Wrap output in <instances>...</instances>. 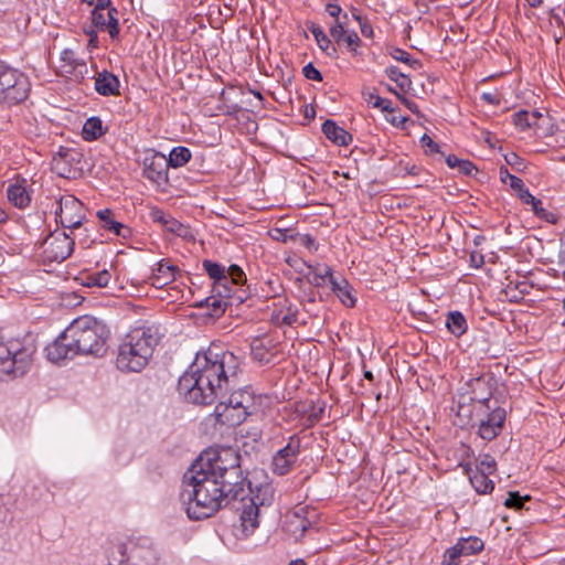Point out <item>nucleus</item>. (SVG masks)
<instances>
[{"mask_svg":"<svg viewBox=\"0 0 565 565\" xmlns=\"http://www.w3.org/2000/svg\"><path fill=\"white\" fill-rule=\"evenodd\" d=\"M472 469L483 473L492 475L497 470V462L491 455L486 454L479 457L476 467Z\"/></svg>","mask_w":565,"mask_h":565,"instance_id":"nucleus-45","label":"nucleus"},{"mask_svg":"<svg viewBox=\"0 0 565 565\" xmlns=\"http://www.w3.org/2000/svg\"><path fill=\"white\" fill-rule=\"evenodd\" d=\"M86 210L84 204L72 194L61 196L56 216L65 228H77L85 220Z\"/></svg>","mask_w":565,"mask_h":565,"instance_id":"nucleus-9","label":"nucleus"},{"mask_svg":"<svg viewBox=\"0 0 565 565\" xmlns=\"http://www.w3.org/2000/svg\"><path fill=\"white\" fill-rule=\"evenodd\" d=\"M301 438L294 434L288 438V443L282 448L278 449L270 462V469L274 475L286 476L290 473L301 452Z\"/></svg>","mask_w":565,"mask_h":565,"instance_id":"nucleus-6","label":"nucleus"},{"mask_svg":"<svg viewBox=\"0 0 565 565\" xmlns=\"http://www.w3.org/2000/svg\"><path fill=\"white\" fill-rule=\"evenodd\" d=\"M524 204H529L532 206L533 213L541 220L548 222L551 224H556L558 221V215L554 211H550L543 206V202L540 199H536L534 195L525 200Z\"/></svg>","mask_w":565,"mask_h":565,"instance_id":"nucleus-38","label":"nucleus"},{"mask_svg":"<svg viewBox=\"0 0 565 565\" xmlns=\"http://www.w3.org/2000/svg\"><path fill=\"white\" fill-rule=\"evenodd\" d=\"M331 289L345 307L355 306L356 298L353 295V288L345 278L332 279Z\"/></svg>","mask_w":565,"mask_h":565,"instance_id":"nucleus-28","label":"nucleus"},{"mask_svg":"<svg viewBox=\"0 0 565 565\" xmlns=\"http://www.w3.org/2000/svg\"><path fill=\"white\" fill-rule=\"evenodd\" d=\"M484 547V543L478 536L461 537L444 554V565H458L457 559L461 556L478 554Z\"/></svg>","mask_w":565,"mask_h":565,"instance_id":"nucleus-13","label":"nucleus"},{"mask_svg":"<svg viewBox=\"0 0 565 565\" xmlns=\"http://www.w3.org/2000/svg\"><path fill=\"white\" fill-rule=\"evenodd\" d=\"M530 499L529 495H520L519 492H509L508 498L504 501V505L510 509L521 510L524 502Z\"/></svg>","mask_w":565,"mask_h":565,"instance_id":"nucleus-47","label":"nucleus"},{"mask_svg":"<svg viewBox=\"0 0 565 565\" xmlns=\"http://www.w3.org/2000/svg\"><path fill=\"white\" fill-rule=\"evenodd\" d=\"M151 215L156 222L169 225V230L172 232L175 231L177 226H180V224L175 220L171 218L168 214L160 210L153 211Z\"/></svg>","mask_w":565,"mask_h":565,"instance_id":"nucleus-51","label":"nucleus"},{"mask_svg":"<svg viewBox=\"0 0 565 565\" xmlns=\"http://www.w3.org/2000/svg\"><path fill=\"white\" fill-rule=\"evenodd\" d=\"M471 398L475 399V409L477 412L489 411L492 407H497L498 401L492 399V390L490 381L483 377H476L470 380L466 384Z\"/></svg>","mask_w":565,"mask_h":565,"instance_id":"nucleus-12","label":"nucleus"},{"mask_svg":"<svg viewBox=\"0 0 565 565\" xmlns=\"http://www.w3.org/2000/svg\"><path fill=\"white\" fill-rule=\"evenodd\" d=\"M230 297H222V296H211L209 298H206L205 302H206V307L210 309V312L209 315L212 316V317H218L221 316L226 307H227V299Z\"/></svg>","mask_w":565,"mask_h":565,"instance_id":"nucleus-43","label":"nucleus"},{"mask_svg":"<svg viewBox=\"0 0 565 565\" xmlns=\"http://www.w3.org/2000/svg\"><path fill=\"white\" fill-rule=\"evenodd\" d=\"M191 151L186 147H174L167 158L168 168H180L186 164L191 159Z\"/></svg>","mask_w":565,"mask_h":565,"instance_id":"nucleus-40","label":"nucleus"},{"mask_svg":"<svg viewBox=\"0 0 565 565\" xmlns=\"http://www.w3.org/2000/svg\"><path fill=\"white\" fill-rule=\"evenodd\" d=\"M308 30L313 35L319 49L329 57H337L338 51L332 44L329 36L326 34L323 29L316 23H310Z\"/></svg>","mask_w":565,"mask_h":565,"instance_id":"nucleus-32","label":"nucleus"},{"mask_svg":"<svg viewBox=\"0 0 565 565\" xmlns=\"http://www.w3.org/2000/svg\"><path fill=\"white\" fill-rule=\"evenodd\" d=\"M462 159H459L455 154H449L446 157V163L450 169H455L459 167V164L462 162Z\"/></svg>","mask_w":565,"mask_h":565,"instance_id":"nucleus-62","label":"nucleus"},{"mask_svg":"<svg viewBox=\"0 0 565 565\" xmlns=\"http://www.w3.org/2000/svg\"><path fill=\"white\" fill-rule=\"evenodd\" d=\"M119 87L118 77L108 71L99 72L95 77V90L102 96H119Z\"/></svg>","mask_w":565,"mask_h":565,"instance_id":"nucleus-24","label":"nucleus"},{"mask_svg":"<svg viewBox=\"0 0 565 565\" xmlns=\"http://www.w3.org/2000/svg\"><path fill=\"white\" fill-rule=\"evenodd\" d=\"M29 77L22 72L0 65V100L8 105L24 102L30 94Z\"/></svg>","mask_w":565,"mask_h":565,"instance_id":"nucleus-5","label":"nucleus"},{"mask_svg":"<svg viewBox=\"0 0 565 565\" xmlns=\"http://www.w3.org/2000/svg\"><path fill=\"white\" fill-rule=\"evenodd\" d=\"M397 98L402 102V104L408 108L413 114H418V106L415 102L406 98L404 95H397Z\"/></svg>","mask_w":565,"mask_h":565,"instance_id":"nucleus-59","label":"nucleus"},{"mask_svg":"<svg viewBox=\"0 0 565 565\" xmlns=\"http://www.w3.org/2000/svg\"><path fill=\"white\" fill-rule=\"evenodd\" d=\"M317 276L320 277L322 280L328 279L330 285L332 279H337V277L332 275V269L327 265L318 267Z\"/></svg>","mask_w":565,"mask_h":565,"instance_id":"nucleus-57","label":"nucleus"},{"mask_svg":"<svg viewBox=\"0 0 565 565\" xmlns=\"http://www.w3.org/2000/svg\"><path fill=\"white\" fill-rule=\"evenodd\" d=\"M114 548L120 554L118 558H114L117 564L131 562V565H162L158 552L147 540L143 544L134 545L128 554L122 544L115 545Z\"/></svg>","mask_w":565,"mask_h":565,"instance_id":"nucleus-7","label":"nucleus"},{"mask_svg":"<svg viewBox=\"0 0 565 565\" xmlns=\"http://www.w3.org/2000/svg\"><path fill=\"white\" fill-rule=\"evenodd\" d=\"M242 498L243 509L241 512V530L244 536H249L259 525V512L260 508L256 503H248Z\"/></svg>","mask_w":565,"mask_h":565,"instance_id":"nucleus-23","label":"nucleus"},{"mask_svg":"<svg viewBox=\"0 0 565 565\" xmlns=\"http://www.w3.org/2000/svg\"><path fill=\"white\" fill-rule=\"evenodd\" d=\"M470 262L471 264L476 267V268H479L483 265L484 263V258H483V255L478 253V252H472L470 254Z\"/></svg>","mask_w":565,"mask_h":565,"instance_id":"nucleus-61","label":"nucleus"},{"mask_svg":"<svg viewBox=\"0 0 565 565\" xmlns=\"http://www.w3.org/2000/svg\"><path fill=\"white\" fill-rule=\"evenodd\" d=\"M278 352L277 343L268 335L255 338L250 343L252 358L262 364L271 362Z\"/></svg>","mask_w":565,"mask_h":565,"instance_id":"nucleus-17","label":"nucleus"},{"mask_svg":"<svg viewBox=\"0 0 565 565\" xmlns=\"http://www.w3.org/2000/svg\"><path fill=\"white\" fill-rule=\"evenodd\" d=\"M273 306L270 321L275 326H292L297 322L298 308L290 300L278 298Z\"/></svg>","mask_w":565,"mask_h":565,"instance_id":"nucleus-16","label":"nucleus"},{"mask_svg":"<svg viewBox=\"0 0 565 565\" xmlns=\"http://www.w3.org/2000/svg\"><path fill=\"white\" fill-rule=\"evenodd\" d=\"M239 367L238 359L230 351L210 347L199 352L178 382V391L193 404L210 405L227 387Z\"/></svg>","mask_w":565,"mask_h":565,"instance_id":"nucleus-2","label":"nucleus"},{"mask_svg":"<svg viewBox=\"0 0 565 565\" xmlns=\"http://www.w3.org/2000/svg\"><path fill=\"white\" fill-rule=\"evenodd\" d=\"M476 414L475 399L471 398L469 391L466 388L457 396V415L462 418L471 419Z\"/></svg>","mask_w":565,"mask_h":565,"instance_id":"nucleus-37","label":"nucleus"},{"mask_svg":"<svg viewBox=\"0 0 565 565\" xmlns=\"http://www.w3.org/2000/svg\"><path fill=\"white\" fill-rule=\"evenodd\" d=\"M109 337L110 331L105 323L90 316L78 317L46 347V356L54 363L78 354L103 356Z\"/></svg>","mask_w":565,"mask_h":565,"instance_id":"nucleus-3","label":"nucleus"},{"mask_svg":"<svg viewBox=\"0 0 565 565\" xmlns=\"http://www.w3.org/2000/svg\"><path fill=\"white\" fill-rule=\"evenodd\" d=\"M294 243H298L299 245H301L310 250H317V248H318V245L316 244L315 238L309 234L296 233L294 236Z\"/></svg>","mask_w":565,"mask_h":565,"instance_id":"nucleus-52","label":"nucleus"},{"mask_svg":"<svg viewBox=\"0 0 565 565\" xmlns=\"http://www.w3.org/2000/svg\"><path fill=\"white\" fill-rule=\"evenodd\" d=\"M111 277L113 275L108 269H102L99 271L84 274L79 279L81 284L85 287L105 288L108 287Z\"/></svg>","mask_w":565,"mask_h":565,"instance_id":"nucleus-35","label":"nucleus"},{"mask_svg":"<svg viewBox=\"0 0 565 565\" xmlns=\"http://www.w3.org/2000/svg\"><path fill=\"white\" fill-rule=\"evenodd\" d=\"M481 98L491 105H498L500 103L498 96L492 93H483Z\"/></svg>","mask_w":565,"mask_h":565,"instance_id":"nucleus-64","label":"nucleus"},{"mask_svg":"<svg viewBox=\"0 0 565 565\" xmlns=\"http://www.w3.org/2000/svg\"><path fill=\"white\" fill-rule=\"evenodd\" d=\"M407 119H408V118H407V117H405V116H393L392 118H388L387 120H388L392 125H394V126H396V127H401V128H403V127H404V125H405V122L407 121Z\"/></svg>","mask_w":565,"mask_h":565,"instance_id":"nucleus-63","label":"nucleus"},{"mask_svg":"<svg viewBox=\"0 0 565 565\" xmlns=\"http://www.w3.org/2000/svg\"><path fill=\"white\" fill-rule=\"evenodd\" d=\"M43 257L46 262L61 263L73 252L74 241L62 231H54L42 243Z\"/></svg>","mask_w":565,"mask_h":565,"instance_id":"nucleus-8","label":"nucleus"},{"mask_svg":"<svg viewBox=\"0 0 565 565\" xmlns=\"http://www.w3.org/2000/svg\"><path fill=\"white\" fill-rule=\"evenodd\" d=\"M390 55L394 60L405 63L415 70L420 67V65H422L420 62L416 58H413L408 52H406L405 50L398 49V47H393L390 51Z\"/></svg>","mask_w":565,"mask_h":565,"instance_id":"nucleus-46","label":"nucleus"},{"mask_svg":"<svg viewBox=\"0 0 565 565\" xmlns=\"http://www.w3.org/2000/svg\"><path fill=\"white\" fill-rule=\"evenodd\" d=\"M8 201L18 209H25L31 203V194L28 191V181L15 178L7 188Z\"/></svg>","mask_w":565,"mask_h":565,"instance_id":"nucleus-21","label":"nucleus"},{"mask_svg":"<svg viewBox=\"0 0 565 565\" xmlns=\"http://www.w3.org/2000/svg\"><path fill=\"white\" fill-rule=\"evenodd\" d=\"M161 334L154 324L132 328L118 347L116 367L120 372H140L150 362Z\"/></svg>","mask_w":565,"mask_h":565,"instance_id":"nucleus-4","label":"nucleus"},{"mask_svg":"<svg viewBox=\"0 0 565 565\" xmlns=\"http://www.w3.org/2000/svg\"><path fill=\"white\" fill-rule=\"evenodd\" d=\"M458 170L460 173H462L465 175H473L475 173L478 172L477 167L469 160H463L459 164Z\"/></svg>","mask_w":565,"mask_h":565,"instance_id":"nucleus-56","label":"nucleus"},{"mask_svg":"<svg viewBox=\"0 0 565 565\" xmlns=\"http://www.w3.org/2000/svg\"><path fill=\"white\" fill-rule=\"evenodd\" d=\"M296 233L291 232L290 230H282V228H271L269 231V235L273 239L281 243H288L294 242V236Z\"/></svg>","mask_w":565,"mask_h":565,"instance_id":"nucleus-49","label":"nucleus"},{"mask_svg":"<svg viewBox=\"0 0 565 565\" xmlns=\"http://www.w3.org/2000/svg\"><path fill=\"white\" fill-rule=\"evenodd\" d=\"M110 9H115L113 6H111V1L110 0H96L95 2V7L92 11H109Z\"/></svg>","mask_w":565,"mask_h":565,"instance_id":"nucleus-60","label":"nucleus"},{"mask_svg":"<svg viewBox=\"0 0 565 565\" xmlns=\"http://www.w3.org/2000/svg\"><path fill=\"white\" fill-rule=\"evenodd\" d=\"M326 11L330 17L334 18L335 20H340L342 8L338 3H328L326 6Z\"/></svg>","mask_w":565,"mask_h":565,"instance_id":"nucleus-58","label":"nucleus"},{"mask_svg":"<svg viewBox=\"0 0 565 565\" xmlns=\"http://www.w3.org/2000/svg\"><path fill=\"white\" fill-rule=\"evenodd\" d=\"M214 417L221 426L235 427L241 425L245 419V412L235 407L228 401L221 402L215 406Z\"/></svg>","mask_w":565,"mask_h":565,"instance_id":"nucleus-19","label":"nucleus"},{"mask_svg":"<svg viewBox=\"0 0 565 565\" xmlns=\"http://www.w3.org/2000/svg\"><path fill=\"white\" fill-rule=\"evenodd\" d=\"M302 74L307 79L317 82L322 81V75L320 71L316 68L312 63H308L307 65L303 66Z\"/></svg>","mask_w":565,"mask_h":565,"instance_id":"nucleus-55","label":"nucleus"},{"mask_svg":"<svg viewBox=\"0 0 565 565\" xmlns=\"http://www.w3.org/2000/svg\"><path fill=\"white\" fill-rule=\"evenodd\" d=\"M500 179L503 183H509L511 189L516 192L518 198L524 203L525 200L532 198L529 189L525 186L523 180L514 174H511L504 167L500 168Z\"/></svg>","mask_w":565,"mask_h":565,"instance_id":"nucleus-31","label":"nucleus"},{"mask_svg":"<svg viewBox=\"0 0 565 565\" xmlns=\"http://www.w3.org/2000/svg\"><path fill=\"white\" fill-rule=\"evenodd\" d=\"M179 274L180 269L178 266L173 265L168 259H162L157 263L148 280L152 287L163 288L164 286L173 282Z\"/></svg>","mask_w":565,"mask_h":565,"instance_id":"nucleus-18","label":"nucleus"},{"mask_svg":"<svg viewBox=\"0 0 565 565\" xmlns=\"http://www.w3.org/2000/svg\"><path fill=\"white\" fill-rule=\"evenodd\" d=\"M118 10L110 9L109 11H92L90 19L95 28L106 30L111 39L118 38L119 23H118Z\"/></svg>","mask_w":565,"mask_h":565,"instance_id":"nucleus-22","label":"nucleus"},{"mask_svg":"<svg viewBox=\"0 0 565 565\" xmlns=\"http://www.w3.org/2000/svg\"><path fill=\"white\" fill-rule=\"evenodd\" d=\"M323 135L337 146H349L353 137L342 127L338 126L333 120L328 119L322 124Z\"/></svg>","mask_w":565,"mask_h":565,"instance_id":"nucleus-26","label":"nucleus"},{"mask_svg":"<svg viewBox=\"0 0 565 565\" xmlns=\"http://www.w3.org/2000/svg\"><path fill=\"white\" fill-rule=\"evenodd\" d=\"M202 266L206 274L209 275V277L213 279L214 282H216L217 280L226 282L225 274L227 270L225 269L224 266L209 259H204Z\"/></svg>","mask_w":565,"mask_h":565,"instance_id":"nucleus-42","label":"nucleus"},{"mask_svg":"<svg viewBox=\"0 0 565 565\" xmlns=\"http://www.w3.org/2000/svg\"><path fill=\"white\" fill-rule=\"evenodd\" d=\"M477 417H480L478 434L482 439L492 440L501 431L505 419V409L497 406L489 411L477 412Z\"/></svg>","mask_w":565,"mask_h":565,"instance_id":"nucleus-11","label":"nucleus"},{"mask_svg":"<svg viewBox=\"0 0 565 565\" xmlns=\"http://www.w3.org/2000/svg\"><path fill=\"white\" fill-rule=\"evenodd\" d=\"M385 74L391 81H394L398 88L403 92H407L412 86V81L408 75L401 72L396 66H390L385 70Z\"/></svg>","mask_w":565,"mask_h":565,"instance_id":"nucleus-41","label":"nucleus"},{"mask_svg":"<svg viewBox=\"0 0 565 565\" xmlns=\"http://www.w3.org/2000/svg\"><path fill=\"white\" fill-rule=\"evenodd\" d=\"M446 327L456 338L461 337L468 330V323L460 311H450L446 317Z\"/></svg>","mask_w":565,"mask_h":565,"instance_id":"nucleus-36","label":"nucleus"},{"mask_svg":"<svg viewBox=\"0 0 565 565\" xmlns=\"http://www.w3.org/2000/svg\"><path fill=\"white\" fill-rule=\"evenodd\" d=\"M248 489L250 491V497L248 498L250 503H256L259 508L271 504L274 488L270 483L254 484L252 481H248Z\"/></svg>","mask_w":565,"mask_h":565,"instance_id":"nucleus-25","label":"nucleus"},{"mask_svg":"<svg viewBox=\"0 0 565 565\" xmlns=\"http://www.w3.org/2000/svg\"><path fill=\"white\" fill-rule=\"evenodd\" d=\"M420 143H422V147L425 149V152L426 153H430V154H434V153H439L440 152V147L437 142H435L428 135H424L422 138H420Z\"/></svg>","mask_w":565,"mask_h":565,"instance_id":"nucleus-54","label":"nucleus"},{"mask_svg":"<svg viewBox=\"0 0 565 565\" xmlns=\"http://www.w3.org/2000/svg\"><path fill=\"white\" fill-rule=\"evenodd\" d=\"M366 103L374 107L380 108L382 111L392 114L395 111V108L392 105V102L387 98L380 97L375 93H369L365 97Z\"/></svg>","mask_w":565,"mask_h":565,"instance_id":"nucleus-44","label":"nucleus"},{"mask_svg":"<svg viewBox=\"0 0 565 565\" xmlns=\"http://www.w3.org/2000/svg\"><path fill=\"white\" fill-rule=\"evenodd\" d=\"M61 61L63 62V65L61 66L63 72L72 74L78 68V75L75 74V77L84 78V75L87 73L86 63L78 60L73 50H63L61 53Z\"/></svg>","mask_w":565,"mask_h":565,"instance_id":"nucleus-27","label":"nucleus"},{"mask_svg":"<svg viewBox=\"0 0 565 565\" xmlns=\"http://www.w3.org/2000/svg\"><path fill=\"white\" fill-rule=\"evenodd\" d=\"M81 153L75 149L61 147L52 161V169L62 178L75 179L81 169L75 167L78 163Z\"/></svg>","mask_w":565,"mask_h":565,"instance_id":"nucleus-14","label":"nucleus"},{"mask_svg":"<svg viewBox=\"0 0 565 565\" xmlns=\"http://www.w3.org/2000/svg\"><path fill=\"white\" fill-rule=\"evenodd\" d=\"M226 282L217 280L213 284V291L217 296L232 297L233 286L241 285L246 281V277L242 268L237 265H231L225 274Z\"/></svg>","mask_w":565,"mask_h":565,"instance_id":"nucleus-20","label":"nucleus"},{"mask_svg":"<svg viewBox=\"0 0 565 565\" xmlns=\"http://www.w3.org/2000/svg\"><path fill=\"white\" fill-rule=\"evenodd\" d=\"M167 157L158 151L148 150L142 159V175L158 188L168 184Z\"/></svg>","mask_w":565,"mask_h":565,"instance_id":"nucleus-10","label":"nucleus"},{"mask_svg":"<svg viewBox=\"0 0 565 565\" xmlns=\"http://www.w3.org/2000/svg\"><path fill=\"white\" fill-rule=\"evenodd\" d=\"M31 363L32 354L25 349H10V353L8 355L4 354L3 360L0 361V372L13 376H22L29 370Z\"/></svg>","mask_w":565,"mask_h":565,"instance_id":"nucleus-15","label":"nucleus"},{"mask_svg":"<svg viewBox=\"0 0 565 565\" xmlns=\"http://www.w3.org/2000/svg\"><path fill=\"white\" fill-rule=\"evenodd\" d=\"M352 15H353L354 20L358 21V23H359L361 34L364 38L372 39L374 35V32H373V26L370 23L369 19L361 17L358 13H353Z\"/></svg>","mask_w":565,"mask_h":565,"instance_id":"nucleus-50","label":"nucleus"},{"mask_svg":"<svg viewBox=\"0 0 565 565\" xmlns=\"http://www.w3.org/2000/svg\"><path fill=\"white\" fill-rule=\"evenodd\" d=\"M465 470L469 477L471 486L478 493L488 494L492 492V490L494 489V483L489 478L490 475L476 471L470 466H467Z\"/></svg>","mask_w":565,"mask_h":565,"instance_id":"nucleus-29","label":"nucleus"},{"mask_svg":"<svg viewBox=\"0 0 565 565\" xmlns=\"http://www.w3.org/2000/svg\"><path fill=\"white\" fill-rule=\"evenodd\" d=\"M330 35L337 42V44H342V40L348 32L345 29V21L335 20L334 23L330 26Z\"/></svg>","mask_w":565,"mask_h":565,"instance_id":"nucleus-48","label":"nucleus"},{"mask_svg":"<svg viewBox=\"0 0 565 565\" xmlns=\"http://www.w3.org/2000/svg\"><path fill=\"white\" fill-rule=\"evenodd\" d=\"M228 402L241 411H244L246 417L252 413L255 404L254 394L249 390L234 391L228 397Z\"/></svg>","mask_w":565,"mask_h":565,"instance_id":"nucleus-33","label":"nucleus"},{"mask_svg":"<svg viewBox=\"0 0 565 565\" xmlns=\"http://www.w3.org/2000/svg\"><path fill=\"white\" fill-rule=\"evenodd\" d=\"M352 52H356V49L361 45V39L355 31H348L342 40Z\"/></svg>","mask_w":565,"mask_h":565,"instance_id":"nucleus-53","label":"nucleus"},{"mask_svg":"<svg viewBox=\"0 0 565 565\" xmlns=\"http://www.w3.org/2000/svg\"><path fill=\"white\" fill-rule=\"evenodd\" d=\"M246 478L239 454L231 448L203 451L183 478L181 501L191 520L216 513L227 499L244 492Z\"/></svg>","mask_w":565,"mask_h":565,"instance_id":"nucleus-1","label":"nucleus"},{"mask_svg":"<svg viewBox=\"0 0 565 565\" xmlns=\"http://www.w3.org/2000/svg\"><path fill=\"white\" fill-rule=\"evenodd\" d=\"M105 134L100 118L90 117L88 118L82 130V136L86 141H93L98 139Z\"/></svg>","mask_w":565,"mask_h":565,"instance_id":"nucleus-39","label":"nucleus"},{"mask_svg":"<svg viewBox=\"0 0 565 565\" xmlns=\"http://www.w3.org/2000/svg\"><path fill=\"white\" fill-rule=\"evenodd\" d=\"M513 124L521 130L527 128H539L540 120L543 119V115L539 111L520 110L512 116Z\"/></svg>","mask_w":565,"mask_h":565,"instance_id":"nucleus-34","label":"nucleus"},{"mask_svg":"<svg viewBox=\"0 0 565 565\" xmlns=\"http://www.w3.org/2000/svg\"><path fill=\"white\" fill-rule=\"evenodd\" d=\"M96 215L99 218L103 228L106 231L122 237H126L127 233H129V230L124 224L114 218V213L111 210H99L97 211Z\"/></svg>","mask_w":565,"mask_h":565,"instance_id":"nucleus-30","label":"nucleus"}]
</instances>
